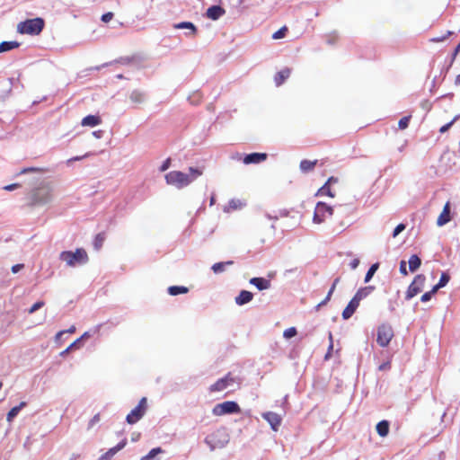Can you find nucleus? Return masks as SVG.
<instances>
[{"label": "nucleus", "instance_id": "obj_19", "mask_svg": "<svg viewBox=\"0 0 460 460\" xmlns=\"http://www.w3.org/2000/svg\"><path fill=\"white\" fill-rule=\"evenodd\" d=\"M102 123V119L97 115H88L84 117L82 121L81 125L83 127H95Z\"/></svg>", "mask_w": 460, "mask_h": 460}, {"label": "nucleus", "instance_id": "obj_7", "mask_svg": "<svg viewBox=\"0 0 460 460\" xmlns=\"http://www.w3.org/2000/svg\"><path fill=\"white\" fill-rule=\"evenodd\" d=\"M333 214V208L323 202H318L315 206L313 221L315 224L324 222Z\"/></svg>", "mask_w": 460, "mask_h": 460}, {"label": "nucleus", "instance_id": "obj_33", "mask_svg": "<svg viewBox=\"0 0 460 460\" xmlns=\"http://www.w3.org/2000/svg\"><path fill=\"white\" fill-rule=\"evenodd\" d=\"M319 193L321 195H326V196H328L330 198H334L335 197V193L332 190L331 185H329L326 182H325V184L322 188H320Z\"/></svg>", "mask_w": 460, "mask_h": 460}, {"label": "nucleus", "instance_id": "obj_29", "mask_svg": "<svg viewBox=\"0 0 460 460\" xmlns=\"http://www.w3.org/2000/svg\"><path fill=\"white\" fill-rule=\"evenodd\" d=\"M450 279V277L447 273L443 272L440 276L439 281L437 285H435L434 291H438L439 288L445 287Z\"/></svg>", "mask_w": 460, "mask_h": 460}, {"label": "nucleus", "instance_id": "obj_20", "mask_svg": "<svg viewBox=\"0 0 460 460\" xmlns=\"http://www.w3.org/2000/svg\"><path fill=\"white\" fill-rule=\"evenodd\" d=\"M291 70L289 68H284L278 72L274 76V81L277 86L281 85L286 79L289 77Z\"/></svg>", "mask_w": 460, "mask_h": 460}, {"label": "nucleus", "instance_id": "obj_11", "mask_svg": "<svg viewBox=\"0 0 460 460\" xmlns=\"http://www.w3.org/2000/svg\"><path fill=\"white\" fill-rule=\"evenodd\" d=\"M362 298V296L360 292H357L356 295L352 297V299L349 302L348 305L345 307V309L342 312V317L343 319L347 320L350 318L357 308L359 305L360 300Z\"/></svg>", "mask_w": 460, "mask_h": 460}, {"label": "nucleus", "instance_id": "obj_60", "mask_svg": "<svg viewBox=\"0 0 460 460\" xmlns=\"http://www.w3.org/2000/svg\"><path fill=\"white\" fill-rule=\"evenodd\" d=\"M348 226H349V224H348V223H345V222L341 221V222L340 223V229H341V231H342L343 229H345Z\"/></svg>", "mask_w": 460, "mask_h": 460}, {"label": "nucleus", "instance_id": "obj_5", "mask_svg": "<svg viewBox=\"0 0 460 460\" xmlns=\"http://www.w3.org/2000/svg\"><path fill=\"white\" fill-rule=\"evenodd\" d=\"M147 410V399L143 397L138 404L127 415L126 421L128 424H135L140 420Z\"/></svg>", "mask_w": 460, "mask_h": 460}, {"label": "nucleus", "instance_id": "obj_42", "mask_svg": "<svg viewBox=\"0 0 460 460\" xmlns=\"http://www.w3.org/2000/svg\"><path fill=\"white\" fill-rule=\"evenodd\" d=\"M45 305V303L43 301H38L36 302L35 304H33L31 305V307L28 310V313L29 314H33L34 312H36L37 310L40 309L41 307H43Z\"/></svg>", "mask_w": 460, "mask_h": 460}, {"label": "nucleus", "instance_id": "obj_3", "mask_svg": "<svg viewBox=\"0 0 460 460\" xmlns=\"http://www.w3.org/2000/svg\"><path fill=\"white\" fill-rule=\"evenodd\" d=\"M44 25L45 22L42 18L27 19L18 23L17 31L21 34L39 35Z\"/></svg>", "mask_w": 460, "mask_h": 460}, {"label": "nucleus", "instance_id": "obj_21", "mask_svg": "<svg viewBox=\"0 0 460 460\" xmlns=\"http://www.w3.org/2000/svg\"><path fill=\"white\" fill-rule=\"evenodd\" d=\"M26 402H21L19 405L13 407L6 415L7 422L11 423L13 419L19 414L22 409L26 407Z\"/></svg>", "mask_w": 460, "mask_h": 460}, {"label": "nucleus", "instance_id": "obj_36", "mask_svg": "<svg viewBox=\"0 0 460 460\" xmlns=\"http://www.w3.org/2000/svg\"><path fill=\"white\" fill-rule=\"evenodd\" d=\"M163 450L161 447H155V448H153L149 451V453L147 455H146L145 456H143L141 458V460H151L153 459L156 455L162 453Z\"/></svg>", "mask_w": 460, "mask_h": 460}, {"label": "nucleus", "instance_id": "obj_61", "mask_svg": "<svg viewBox=\"0 0 460 460\" xmlns=\"http://www.w3.org/2000/svg\"><path fill=\"white\" fill-rule=\"evenodd\" d=\"M455 84L456 85H460V74L456 75V80H455Z\"/></svg>", "mask_w": 460, "mask_h": 460}, {"label": "nucleus", "instance_id": "obj_30", "mask_svg": "<svg viewBox=\"0 0 460 460\" xmlns=\"http://www.w3.org/2000/svg\"><path fill=\"white\" fill-rule=\"evenodd\" d=\"M234 263L233 261H225V262H217L215 263L213 266H212V270L217 274V273H221L225 270V266L226 265H232Z\"/></svg>", "mask_w": 460, "mask_h": 460}, {"label": "nucleus", "instance_id": "obj_53", "mask_svg": "<svg viewBox=\"0 0 460 460\" xmlns=\"http://www.w3.org/2000/svg\"><path fill=\"white\" fill-rule=\"evenodd\" d=\"M19 186H20V184L13 183V184L6 185L4 189L6 190H13L17 189Z\"/></svg>", "mask_w": 460, "mask_h": 460}, {"label": "nucleus", "instance_id": "obj_8", "mask_svg": "<svg viewBox=\"0 0 460 460\" xmlns=\"http://www.w3.org/2000/svg\"><path fill=\"white\" fill-rule=\"evenodd\" d=\"M235 383H238L237 378H235L231 373H227L224 377L211 385L208 390L210 393L222 392Z\"/></svg>", "mask_w": 460, "mask_h": 460}, {"label": "nucleus", "instance_id": "obj_22", "mask_svg": "<svg viewBox=\"0 0 460 460\" xmlns=\"http://www.w3.org/2000/svg\"><path fill=\"white\" fill-rule=\"evenodd\" d=\"M318 164V160H302L300 162V164H299V167H300V170L303 172H312L314 167Z\"/></svg>", "mask_w": 460, "mask_h": 460}, {"label": "nucleus", "instance_id": "obj_64", "mask_svg": "<svg viewBox=\"0 0 460 460\" xmlns=\"http://www.w3.org/2000/svg\"><path fill=\"white\" fill-rule=\"evenodd\" d=\"M77 456H78L73 455V456H72L69 460H75V458H76Z\"/></svg>", "mask_w": 460, "mask_h": 460}, {"label": "nucleus", "instance_id": "obj_35", "mask_svg": "<svg viewBox=\"0 0 460 460\" xmlns=\"http://www.w3.org/2000/svg\"><path fill=\"white\" fill-rule=\"evenodd\" d=\"M288 31V29L287 26H282L279 30H278L276 32L272 34L273 40H279L286 36L287 32Z\"/></svg>", "mask_w": 460, "mask_h": 460}, {"label": "nucleus", "instance_id": "obj_14", "mask_svg": "<svg viewBox=\"0 0 460 460\" xmlns=\"http://www.w3.org/2000/svg\"><path fill=\"white\" fill-rule=\"evenodd\" d=\"M264 420H266L274 430H277L281 423V418L275 412H266L262 414Z\"/></svg>", "mask_w": 460, "mask_h": 460}, {"label": "nucleus", "instance_id": "obj_54", "mask_svg": "<svg viewBox=\"0 0 460 460\" xmlns=\"http://www.w3.org/2000/svg\"><path fill=\"white\" fill-rule=\"evenodd\" d=\"M460 51V43L457 45V47L455 49L454 52H453V55H452V61L455 60L456 57L457 56V54L459 53Z\"/></svg>", "mask_w": 460, "mask_h": 460}, {"label": "nucleus", "instance_id": "obj_23", "mask_svg": "<svg viewBox=\"0 0 460 460\" xmlns=\"http://www.w3.org/2000/svg\"><path fill=\"white\" fill-rule=\"evenodd\" d=\"M390 424L387 420H381L376 424V432L380 437H386L389 433Z\"/></svg>", "mask_w": 460, "mask_h": 460}, {"label": "nucleus", "instance_id": "obj_43", "mask_svg": "<svg viewBox=\"0 0 460 460\" xmlns=\"http://www.w3.org/2000/svg\"><path fill=\"white\" fill-rule=\"evenodd\" d=\"M101 420L100 413H96L89 421L88 429H92L95 424H97Z\"/></svg>", "mask_w": 460, "mask_h": 460}, {"label": "nucleus", "instance_id": "obj_41", "mask_svg": "<svg viewBox=\"0 0 460 460\" xmlns=\"http://www.w3.org/2000/svg\"><path fill=\"white\" fill-rule=\"evenodd\" d=\"M456 32L453 31H447L445 35H443L441 37L433 38V39H431V41H433V42L444 41L445 40H447L448 37H450L451 35H453Z\"/></svg>", "mask_w": 460, "mask_h": 460}, {"label": "nucleus", "instance_id": "obj_50", "mask_svg": "<svg viewBox=\"0 0 460 460\" xmlns=\"http://www.w3.org/2000/svg\"><path fill=\"white\" fill-rule=\"evenodd\" d=\"M171 165V159L170 158H167L164 163L163 164L161 165L160 167V171L161 172H164L166 171Z\"/></svg>", "mask_w": 460, "mask_h": 460}, {"label": "nucleus", "instance_id": "obj_47", "mask_svg": "<svg viewBox=\"0 0 460 460\" xmlns=\"http://www.w3.org/2000/svg\"><path fill=\"white\" fill-rule=\"evenodd\" d=\"M113 16H114V15H113V13H111V12H108V13H106L102 14V21L103 22H109L110 21H111V20H112Z\"/></svg>", "mask_w": 460, "mask_h": 460}, {"label": "nucleus", "instance_id": "obj_56", "mask_svg": "<svg viewBox=\"0 0 460 460\" xmlns=\"http://www.w3.org/2000/svg\"><path fill=\"white\" fill-rule=\"evenodd\" d=\"M71 349H73V345H69L65 350H63L60 355L64 356L67 354Z\"/></svg>", "mask_w": 460, "mask_h": 460}, {"label": "nucleus", "instance_id": "obj_48", "mask_svg": "<svg viewBox=\"0 0 460 460\" xmlns=\"http://www.w3.org/2000/svg\"><path fill=\"white\" fill-rule=\"evenodd\" d=\"M41 170L36 167H28L24 168L20 172V174H24L27 172H40Z\"/></svg>", "mask_w": 460, "mask_h": 460}, {"label": "nucleus", "instance_id": "obj_44", "mask_svg": "<svg viewBox=\"0 0 460 460\" xmlns=\"http://www.w3.org/2000/svg\"><path fill=\"white\" fill-rule=\"evenodd\" d=\"M436 292L437 291H434V288H432L430 291L426 292L421 296L420 300L422 302H428L429 300H430L432 295H434Z\"/></svg>", "mask_w": 460, "mask_h": 460}, {"label": "nucleus", "instance_id": "obj_17", "mask_svg": "<svg viewBox=\"0 0 460 460\" xmlns=\"http://www.w3.org/2000/svg\"><path fill=\"white\" fill-rule=\"evenodd\" d=\"M250 284L255 286L259 290H265L270 288V281L264 278H252Z\"/></svg>", "mask_w": 460, "mask_h": 460}, {"label": "nucleus", "instance_id": "obj_51", "mask_svg": "<svg viewBox=\"0 0 460 460\" xmlns=\"http://www.w3.org/2000/svg\"><path fill=\"white\" fill-rule=\"evenodd\" d=\"M23 268V264H15L12 267L13 273H17Z\"/></svg>", "mask_w": 460, "mask_h": 460}, {"label": "nucleus", "instance_id": "obj_39", "mask_svg": "<svg viewBox=\"0 0 460 460\" xmlns=\"http://www.w3.org/2000/svg\"><path fill=\"white\" fill-rule=\"evenodd\" d=\"M410 119H411V116H405V117H402L399 122H398V127L400 129H405L408 128L409 126V122H410Z\"/></svg>", "mask_w": 460, "mask_h": 460}, {"label": "nucleus", "instance_id": "obj_32", "mask_svg": "<svg viewBox=\"0 0 460 460\" xmlns=\"http://www.w3.org/2000/svg\"><path fill=\"white\" fill-rule=\"evenodd\" d=\"M144 93L140 91L135 90L130 94V100L135 103H140L144 101Z\"/></svg>", "mask_w": 460, "mask_h": 460}, {"label": "nucleus", "instance_id": "obj_9", "mask_svg": "<svg viewBox=\"0 0 460 460\" xmlns=\"http://www.w3.org/2000/svg\"><path fill=\"white\" fill-rule=\"evenodd\" d=\"M426 278L423 274L416 275L412 282L410 284L405 295V299L410 300L418 295L423 288Z\"/></svg>", "mask_w": 460, "mask_h": 460}, {"label": "nucleus", "instance_id": "obj_13", "mask_svg": "<svg viewBox=\"0 0 460 460\" xmlns=\"http://www.w3.org/2000/svg\"><path fill=\"white\" fill-rule=\"evenodd\" d=\"M450 220H451V217H450V202L447 201L445 204L442 212L440 213V215L438 216V217L437 219V225L438 226H442L447 224Z\"/></svg>", "mask_w": 460, "mask_h": 460}, {"label": "nucleus", "instance_id": "obj_59", "mask_svg": "<svg viewBox=\"0 0 460 460\" xmlns=\"http://www.w3.org/2000/svg\"><path fill=\"white\" fill-rule=\"evenodd\" d=\"M86 335V333H84L81 338L77 339L76 341H75L71 345H73V348L76 347L77 346V343H79L81 341V340Z\"/></svg>", "mask_w": 460, "mask_h": 460}, {"label": "nucleus", "instance_id": "obj_31", "mask_svg": "<svg viewBox=\"0 0 460 460\" xmlns=\"http://www.w3.org/2000/svg\"><path fill=\"white\" fill-rule=\"evenodd\" d=\"M340 280H341V279H340V278H336V279H334V281H333V283H332V287H331V288H330V290H329V292H328V294H327V296H326L325 299H324L323 302H321V303L318 305V306H321V305H325V304H326V303L331 299V297H332V293L334 292V290H335V288H336V286L339 284Z\"/></svg>", "mask_w": 460, "mask_h": 460}, {"label": "nucleus", "instance_id": "obj_55", "mask_svg": "<svg viewBox=\"0 0 460 460\" xmlns=\"http://www.w3.org/2000/svg\"><path fill=\"white\" fill-rule=\"evenodd\" d=\"M338 181H339L338 178L332 176V177H330V178L327 180L326 183H328L329 185H331V184H332V183H337Z\"/></svg>", "mask_w": 460, "mask_h": 460}, {"label": "nucleus", "instance_id": "obj_38", "mask_svg": "<svg viewBox=\"0 0 460 460\" xmlns=\"http://www.w3.org/2000/svg\"><path fill=\"white\" fill-rule=\"evenodd\" d=\"M329 346H328V350H327V353L325 354L324 356V358L325 359H329L332 356V349H333V336H332V333L330 332H329Z\"/></svg>", "mask_w": 460, "mask_h": 460}, {"label": "nucleus", "instance_id": "obj_27", "mask_svg": "<svg viewBox=\"0 0 460 460\" xmlns=\"http://www.w3.org/2000/svg\"><path fill=\"white\" fill-rule=\"evenodd\" d=\"M175 29H190L193 36L197 33L196 26L190 22H181L174 25Z\"/></svg>", "mask_w": 460, "mask_h": 460}, {"label": "nucleus", "instance_id": "obj_34", "mask_svg": "<svg viewBox=\"0 0 460 460\" xmlns=\"http://www.w3.org/2000/svg\"><path fill=\"white\" fill-rule=\"evenodd\" d=\"M460 118V115H456L448 123L443 125L439 128L441 134L446 133Z\"/></svg>", "mask_w": 460, "mask_h": 460}, {"label": "nucleus", "instance_id": "obj_37", "mask_svg": "<svg viewBox=\"0 0 460 460\" xmlns=\"http://www.w3.org/2000/svg\"><path fill=\"white\" fill-rule=\"evenodd\" d=\"M377 269L378 263H375L369 268L365 277V282H368L371 279Z\"/></svg>", "mask_w": 460, "mask_h": 460}, {"label": "nucleus", "instance_id": "obj_40", "mask_svg": "<svg viewBox=\"0 0 460 460\" xmlns=\"http://www.w3.org/2000/svg\"><path fill=\"white\" fill-rule=\"evenodd\" d=\"M297 333V331L295 327H290L287 330L284 331L283 332V336L286 338V339H290V338H293L296 335Z\"/></svg>", "mask_w": 460, "mask_h": 460}, {"label": "nucleus", "instance_id": "obj_57", "mask_svg": "<svg viewBox=\"0 0 460 460\" xmlns=\"http://www.w3.org/2000/svg\"><path fill=\"white\" fill-rule=\"evenodd\" d=\"M87 156H89V154H85L83 156H75L74 158H71L69 161H79V160H81V159H83L84 157H87Z\"/></svg>", "mask_w": 460, "mask_h": 460}, {"label": "nucleus", "instance_id": "obj_26", "mask_svg": "<svg viewBox=\"0 0 460 460\" xmlns=\"http://www.w3.org/2000/svg\"><path fill=\"white\" fill-rule=\"evenodd\" d=\"M189 289L186 287L183 286H171L168 288V293L171 296H178L180 294H186L188 293Z\"/></svg>", "mask_w": 460, "mask_h": 460}, {"label": "nucleus", "instance_id": "obj_16", "mask_svg": "<svg viewBox=\"0 0 460 460\" xmlns=\"http://www.w3.org/2000/svg\"><path fill=\"white\" fill-rule=\"evenodd\" d=\"M126 444L127 440L123 439L116 447L110 448L105 454H103L100 457V460H111L117 452L121 450L126 446Z\"/></svg>", "mask_w": 460, "mask_h": 460}, {"label": "nucleus", "instance_id": "obj_15", "mask_svg": "<svg viewBox=\"0 0 460 460\" xmlns=\"http://www.w3.org/2000/svg\"><path fill=\"white\" fill-rule=\"evenodd\" d=\"M225 13V9L220 5H212L207 10L206 15L208 19L216 21L223 16Z\"/></svg>", "mask_w": 460, "mask_h": 460}, {"label": "nucleus", "instance_id": "obj_10", "mask_svg": "<svg viewBox=\"0 0 460 460\" xmlns=\"http://www.w3.org/2000/svg\"><path fill=\"white\" fill-rule=\"evenodd\" d=\"M394 337V331L390 325L382 324L377 329L376 341L379 346L386 347Z\"/></svg>", "mask_w": 460, "mask_h": 460}, {"label": "nucleus", "instance_id": "obj_2", "mask_svg": "<svg viewBox=\"0 0 460 460\" xmlns=\"http://www.w3.org/2000/svg\"><path fill=\"white\" fill-rule=\"evenodd\" d=\"M53 187L49 183H43L31 191L28 196V205H44L51 200Z\"/></svg>", "mask_w": 460, "mask_h": 460}, {"label": "nucleus", "instance_id": "obj_1", "mask_svg": "<svg viewBox=\"0 0 460 460\" xmlns=\"http://www.w3.org/2000/svg\"><path fill=\"white\" fill-rule=\"evenodd\" d=\"M189 172L190 173H184L181 171H172L165 174V181L169 185L175 186L178 189H182L201 176L203 169L190 167Z\"/></svg>", "mask_w": 460, "mask_h": 460}, {"label": "nucleus", "instance_id": "obj_24", "mask_svg": "<svg viewBox=\"0 0 460 460\" xmlns=\"http://www.w3.org/2000/svg\"><path fill=\"white\" fill-rule=\"evenodd\" d=\"M409 270L411 272L416 271L421 265V260L416 254H412L409 259Z\"/></svg>", "mask_w": 460, "mask_h": 460}, {"label": "nucleus", "instance_id": "obj_45", "mask_svg": "<svg viewBox=\"0 0 460 460\" xmlns=\"http://www.w3.org/2000/svg\"><path fill=\"white\" fill-rule=\"evenodd\" d=\"M399 270H400V273L402 275H403V276H407L408 275V270H407V268H406V261H401Z\"/></svg>", "mask_w": 460, "mask_h": 460}, {"label": "nucleus", "instance_id": "obj_62", "mask_svg": "<svg viewBox=\"0 0 460 460\" xmlns=\"http://www.w3.org/2000/svg\"><path fill=\"white\" fill-rule=\"evenodd\" d=\"M101 133H102V131H94V132H93V135H94L96 137H101Z\"/></svg>", "mask_w": 460, "mask_h": 460}, {"label": "nucleus", "instance_id": "obj_18", "mask_svg": "<svg viewBox=\"0 0 460 460\" xmlns=\"http://www.w3.org/2000/svg\"><path fill=\"white\" fill-rule=\"evenodd\" d=\"M253 298V294L247 290H242L240 294L235 297V303L238 305H245L251 302Z\"/></svg>", "mask_w": 460, "mask_h": 460}, {"label": "nucleus", "instance_id": "obj_52", "mask_svg": "<svg viewBox=\"0 0 460 460\" xmlns=\"http://www.w3.org/2000/svg\"><path fill=\"white\" fill-rule=\"evenodd\" d=\"M359 264V260L358 259H354L350 261L349 263V266L352 270H355Z\"/></svg>", "mask_w": 460, "mask_h": 460}, {"label": "nucleus", "instance_id": "obj_63", "mask_svg": "<svg viewBox=\"0 0 460 460\" xmlns=\"http://www.w3.org/2000/svg\"><path fill=\"white\" fill-rule=\"evenodd\" d=\"M194 97H196V98H197V101H198V102L200 100V95H199V93H196V94H194Z\"/></svg>", "mask_w": 460, "mask_h": 460}, {"label": "nucleus", "instance_id": "obj_28", "mask_svg": "<svg viewBox=\"0 0 460 460\" xmlns=\"http://www.w3.org/2000/svg\"><path fill=\"white\" fill-rule=\"evenodd\" d=\"M105 238L104 233H99L96 234L93 240V247L95 250L99 251L102 247Z\"/></svg>", "mask_w": 460, "mask_h": 460}, {"label": "nucleus", "instance_id": "obj_58", "mask_svg": "<svg viewBox=\"0 0 460 460\" xmlns=\"http://www.w3.org/2000/svg\"><path fill=\"white\" fill-rule=\"evenodd\" d=\"M86 335V333H84L81 338L77 339L76 341H75L71 345H73V348L76 347L77 346V343H79L81 341V340Z\"/></svg>", "mask_w": 460, "mask_h": 460}, {"label": "nucleus", "instance_id": "obj_25", "mask_svg": "<svg viewBox=\"0 0 460 460\" xmlns=\"http://www.w3.org/2000/svg\"><path fill=\"white\" fill-rule=\"evenodd\" d=\"M20 43L17 41H3L0 43V53L17 49Z\"/></svg>", "mask_w": 460, "mask_h": 460}, {"label": "nucleus", "instance_id": "obj_6", "mask_svg": "<svg viewBox=\"0 0 460 460\" xmlns=\"http://www.w3.org/2000/svg\"><path fill=\"white\" fill-rule=\"evenodd\" d=\"M241 411L240 406L234 401H226L222 403L217 404L212 412L216 416H222L225 414L239 413Z\"/></svg>", "mask_w": 460, "mask_h": 460}, {"label": "nucleus", "instance_id": "obj_46", "mask_svg": "<svg viewBox=\"0 0 460 460\" xmlns=\"http://www.w3.org/2000/svg\"><path fill=\"white\" fill-rule=\"evenodd\" d=\"M405 229L404 224H399L394 230L393 236L396 237L401 232Z\"/></svg>", "mask_w": 460, "mask_h": 460}, {"label": "nucleus", "instance_id": "obj_49", "mask_svg": "<svg viewBox=\"0 0 460 460\" xmlns=\"http://www.w3.org/2000/svg\"><path fill=\"white\" fill-rule=\"evenodd\" d=\"M229 207H230V208H234V209H237V208H241V207H242V203H241V201H240V200H234V199H233V200H231V201L229 202Z\"/></svg>", "mask_w": 460, "mask_h": 460}, {"label": "nucleus", "instance_id": "obj_4", "mask_svg": "<svg viewBox=\"0 0 460 460\" xmlns=\"http://www.w3.org/2000/svg\"><path fill=\"white\" fill-rule=\"evenodd\" d=\"M59 257L70 267L76 264H84L89 260L87 252L83 248H77L74 252L70 251L62 252Z\"/></svg>", "mask_w": 460, "mask_h": 460}, {"label": "nucleus", "instance_id": "obj_12", "mask_svg": "<svg viewBox=\"0 0 460 460\" xmlns=\"http://www.w3.org/2000/svg\"><path fill=\"white\" fill-rule=\"evenodd\" d=\"M267 157H268V155L266 153H252V154L246 155L243 157V162L245 164H261V163L264 162L267 159Z\"/></svg>", "mask_w": 460, "mask_h": 460}]
</instances>
